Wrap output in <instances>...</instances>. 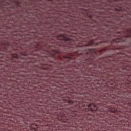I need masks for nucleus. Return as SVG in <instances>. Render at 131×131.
Segmentation results:
<instances>
[{"label":"nucleus","instance_id":"412c9836","mask_svg":"<svg viewBox=\"0 0 131 131\" xmlns=\"http://www.w3.org/2000/svg\"><path fill=\"white\" fill-rule=\"evenodd\" d=\"M47 69H49V68H48V67H47Z\"/></svg>","mask_w":131,"mask_h":131},{"label":"nucleus","instance_id":"9d476101","mask_svg":"<svg viewBox=\"0 0 131 131\" xmlns=\"http://www.w3.org/2000/svg\"><path fill=\"white\" fill-rule=\"evenodd\" d=\"M115 41L116 42H118V41H119V40H118V39H116V40H115Z\"/></svg>","mask_w":131,"mask_h":131},{"label":"nucleus","instance_id":"1a4fd4ad","mask_svg":"<svg viewBox=\"0 0 131 131\" xmlns=\"http://www.w3.org/2000/svg\"><path fill=\"white\" fill-rule=\"evenodd\" d=\"M4 51H5V52H8V50H7V47L6 46H4Z\"/></svg>","mask_w":131,"mask_h":131},{"label":"nucleus","instance_id":"f8f14e48","mask_svg":"<svg viewBox=\"0 0 131 131\" xmlns=\"http://www.w3.org/2000/svg\"><path fill=\"white\" fill-rule=\"evenodd\" d=\"M79 94H80V95H83V94H84V93H83V92H80V93H79Z\"/></svg>","mask_w":131,"mask_h":131},{"label":"nucleus","instance_id":"aec40b11","mask_svg":"<svg viewBox=\"0 0 131 131\" xmlns=\"http://www.w3.org/2000/svg\"><path fill=\"white\" fill-rule=\"evenodd\" d=\"M102 35H104V33H102Z\"/></svg>","mask_w":131,"mask_h":131},{"label":"nucleus","instance_id":"5701e85b","mask_svg":"<svg viewBox=\"0 0 131 131\" xmlns=\"http://www.w3.org/2000/svg\"><path fill=\"white\" fill-rule=\"evenodd\" d=\"M33 128H35V127H34Z\"/></svg>","mask_w":131,"mask_h":131},{"label":"nucleus","instance_id":"6ab92c4d","mask_svg":"<svg viewBox=\"0 0 131 131\" xmlns=\"http://www.w3.org/2000/svg\"><path fill=\"white\" fill-rule=\"evenodd\" d=\"M73 43H76V42H73Z\"/></svg>","mask_w":131,"mask_h":131},{"label":"nucleus","instance_id":"f257e3e1","mask_svg":"<svg viewBox=\"0 0 131 131\" xmlns=\"http://www.w3.org/2000/svg\"><path fill=\"white\" fill-rule=\"evenodd\" d=\"M85 100H82V104L78 106L72 107L66 111L62 116L61 121L77 124L82 128H86L89 124L88 120H92V115L88 112L98 111L99 107L93 101H97L93 94H86Z\"/></svg>","mask_w":131,"mask_h":131},{"label":"nucleus","instance_id":"7ed1b4c3","mask_svg":"<svg viewBox=\"0 0 131 131\" xmlns=\"http://www.w3.org/2000/svg\"><path fill=\"white\" fill-rule=\"evenodd\" d=\"M95 45V42L94 40H91L89 42V43L85 45H81L80 44L78 45H72L69 46L70 49H72V50H74V49H82V48H84V47H89L90 46H94Z\"/></svg>","mask_w":131,"mask_h":131},{"label":"nucleus","instance_id":"dca6fc26","mask_svg":"<svg viewBox=\"0 0 131 131\" xmlns=\"http://www.w3.org/2000/svg\"><path fill=\"white\" fill-rule=\"evenodd\" d=\"M104 116H105V115H103V116H101V117H104Z\"/></svg>","mask_w":131,"mask_h":131},{"label":"nucleus","instance_id":"0eeeda50","mask_svg":"<svg viewBox=\"0 0 131 131\" xmlns=\"http://www.w3.org/2000/svg\"><path fill=\"white\" fill-rule=\"evenodd\" d=\"M127 33H131V28L126 30Z\"/></svg>","mask_w":131,"mask_h":131},{"label":"nucleus","instance_id":"f3484780","mask_svg":"<svg viewBox=\"0 0 131 131\" xmlns=\"http://www.w3.org/2000/svg\"><path fill=\"white\" fill-rule=\"evenodd\" d=\"M118 102H120L121 101L119 100H118Z\"/></svg>","mask_w":131,"mask_h":131},{"label":"nucleus","instance_id":"4468645a","mask_svg":"<svg viewBox=\"0 0 131 131\" xmlns=\"http://www.w3.org/2000/svg\"><path fill=\"white\" fill-rule=\"evenodd\" d=\"M56 53L57 54H59V51H56Z\"/></svg>","mask_w":131,"mask_h":131},{"label":"nucleus","instance_id":"a211bd4d","mask_svg":"<svg viewBox=\"0 0 131 131\" xmlns=\"http://www.w3.org/2000/svg\"><path fill=\"white\" fill-rule=\"evenodd\" d=\"M29 111H30V108H29Z\"/></svg>","mask_w":131,"mask_h":131},{"label":"nucleus","instance_id":"9b49d317","mask_svg":"<svg viewBox=\"0 0 131 131\" xmlns=\"http://www.w3.org/2000/svg\"><path fill=\"white\" fill-rule=\"evenodd\" d=\"M72 30H77V29L73 28Z\"/></svg>","mask_w":131,"mask_h":131},{"label":"nucleus","instance_id":"39448f33","mask_svg":"<svg viewBox=\"0 0 131 131\" xmlns=\"http://www.w3.org/2000/svg\"><path fill=\"white\" fill-rule=\"evenodd\" d=\"M12 57H13V62H15V60H17V59H18V54H12Z\"/></svg>","mask_w":131,"mask_h":131},{"label":"nucleus","instance_id":"4be33fe9","mask_svg":"<svg viewBox=\"0 0 131 131\" xmlns=\"http://www.w3.org/2000/svg\"><path fill=\"white\" fill-rule=\"evenodd\" d=\"M26 111H27V110H26Z\"/></svg>","mask_w":131,"mask_h":131},{"label":"nucleus","instance_id":"6e6552de","mask_svg":"<svg viewBox=\"0 0 131 131\" xmlns=\"http://www.w3.org/2000/svg\"><path fill=\"white\" fill-rule=\"evenodd\" d=\"M30 104H32L31 103V102H30V103L27 102V103H26L25 106L28 105V107H29L30 106Z\"/></svg>","mask_w":131,"mask_h":131},{"label":"nucleus","instance_id":"f03ea898","mask_svg":"<svg viewBox=\"0 0 131 131\" xmlns=\"http://www.w3.org/2000/svg\"><path fill=\"white\" fill-rule=\"evenodd\" d=\"M92 53V49H89L87 51H84L81 54V56H82L81 59V64H79V67H78V69H81V70H83V68L84 69H86V66L88 65H91L92 64L93 60H92V57H91V53Z\"/></svg>","mask_w":131,"mask_h":131},{"label":"nucleus","instance_id":"ddd939ff","mask_svg":"<svg viewBox=\"0 0 131 131\" xmlns=\"http://www.w3.org/2000/svg\"><path fill=\"white\" fill-rule=\"evenodd\" d=\"M26 114H31V112L27 113Z\"/></svg>","mask_w":131,"mask_h":131},{"label":"nucleus","instance_id":"423d86ee","mask_svg":"<svg viewBox=\"0 0 131 131\" xmlns=\"http://www.w3.org/2000/svg\"><path fill=\"white\" fill-rule=\"evenodd\" d=\"M65 59H67V60H68V62H70V61H71V60L72 59V58H71V57H67L66 56L64 57Z\"/></svg>","mask_w":131,"mask_h":131},{"label":"nucleus","instance_id":"20e7f679","mask_svg":"<svg viewBox=\"0 0 131 131\" xmlns=\"http://www.w3.org/2000/svg\"><path fill=\"white\" fill-rule=\"evenodd\" d=\"M60 37H56V39H63V40H66L67 41H70V39L69 38H65V37L63 35H60ZM60 37H61V38H60Z\"/></svg>","mask_w":131,"mask_h":131},{"label":"nucleus","instance_id":"2eb2a0df","mask_svg":"<svg viewBox=\"0 0 131 131\" xmlns=\"http://www.w3.org/2000/svg\"><path fill=\"white\" fill-rule=\"evenodd\" d=\"M26 55H27V54H24V56H26Z\"/></svg>","mask_w":131,"mask_h":131}]
</instances>
